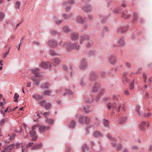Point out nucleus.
I'll return each mask as SVG.
<instances>
[{
	"instance_id": "f257e3e1",
	"label": "nucleus",
	"mask_w": 152,
	"mask_h": 152,
	"mask_svg": "<svg viewBox=\"0 0 152 152\" xmlns=\"http://www.w3.org/2000/svg\"><path fill=\"white\" fill-rule=\"evenodd\" d=\"M31 71L32 73L34 74V76L32 77L33 83L35 86H39L40 84L39 82L40 80L43 78L42 76L40 74L38 73L39 69L36 68L32 69Z\"/></svg>"
},
{
	"instance_id": "f03ea898",
	"label": "nucleus",
	"mask_w": 152,
	"mask_h": 152,
	"mask_svg": "<svg viewBox=\"0 0 152 152\" xmlns=\"http://www.w3.org/2000/svg\"><path fill=\"white\" fill-rule=\"evenodd\" d=\"M118 96L114 95L113 96V98L114 100H116V102H111L108 103L107 104V107L108 109H115L118 112L119 111L120 108L121 107L120 104L119 103L118 100Z\"/></svg>"
},
{
	"instance_id": "7ed1b4c3",
	"label": "nucleus",
	"mask_w": 152,
	"mask_h": 152,
	"mask_svg": "<svg viewBox=\"0 0 152 152\" xmlns=\"http://www.w3.org/2000/svg\"><path fill=\"white\" fill-rule=\"evenodd\" d=\"M62 41L60 42L59 44L60 45H62L63 47H65L67 51H69L70 50V49L67 48V47L68 46H70L71 48L73 49L76 50H78L80 48V46L79 45H77V44H75L74 45H70L66 43H64L62 44Z\"/></svg>"
},
{
	"instance_id": "20e7f679",
	"label": "nucleus",
	"mask_w": 152,
	"mask_h": 152,
	"mask_svg": "<svg viewBox=\"0 0 152 152\" xmlns=\"http://www.w3.org/2000/svg\"><path fill=\"white\" fill-rule=\"evenodd\" d=\"M6 104V102L5 101H4L3 102H0V107H1L0 110V113L1 114L3 115V116H4L6 113L9 109V106L7 108L5 109H4V106Z\"/></svg>"
},
{
	"instance_id": "39448f33",
	"label": "nucleus",
	"mask_w": 152,
	"mask_h": 152,
	"mask_svg": "<svg viewBox=\"0 0 152 152\" xmlns=\"http://www.w3.org/2000/svg\"><path fill=\"white\" fill-rule=\"evenodd\" d=\"M40 66L44 69H47L50 68L51 65L49 61H43L41 63Z\"/></svg>"
},
{
	"instance_id": "423d86ee",
	"label": "nucleus",
	"mask_w": 152,
	"mask_h": 152,
	"mask_svg": "<svg viewBox=\"0 0 152 152\" xmlns=\"http://www.w3.org/2000/svg\"><path fill=\"white\" fill-rule=\"evenodd\" d=\"M48 43L50 47L52 48L56 47L57 45V42L53 39L49 40Z\"/></svg>"
},
{
	"instance_id": "0eeeda50",
	"label": "nucleus",
	"mask_w": 152,
	"mask_h": 152,
	"mask_svg": "<svg viewBox=\"0 0 152 152\" xmlns=\"http://www.w3.org/2000/svg\"><path fill=\"white\" fill-rule=\"evenodd\" d=\"M50 128L49 126H46L44 125H41L39 126V129L41 133H42Z\"/></svg>"
},
{
	"instance_id": "6e6552de",
	"label": "nucleus",
	"mask_w": 152,
	"mask_h": 152,
	"mask_svg": "<svg viewBox=\"0 0 152 152\" xmlns=\"http://www.w3.org/2000/svg\"><path fill=\"white\" fill-rule=\"evenodd\" d=\"M86 119L88 120V117L84 115H81L80 117L79 121L81 124H82L84 122L86 123Z\"/></svg>"
},
{
	"instance_id": "1a4fd4ad",
	"label": "nucleus",
	"mask_w": 152,
	"mask_h": 152,
	"mask_svg": "<svg viewBox=\"0 0 152 152\" xmlns=\"http://www.w3.org/2000/svg\"><path fill=\"white\" fill-rule=\"evenodd\" d=\"M30 134L32 138L31 140L32 141H36L37 138V135H36V133L34 131L31 130L30 131Z\"/></svg>"
},
{
	"instance_id": "9d476101",
	"label": "nucleus",
	"mask_w": 152,
	"mask_h": 152,
	"mask_svg": "<svg viewBox=\"0 0 152 152\" xmlns=\"http://www.w3.org/2000/svg\"><path fill=\"white\" fill-rule=\"evenodd\" d=\"M87 66L86 61L85 59H83L81 61L80 66V68L81 69H84Z\"/></svg>"
},
{
	"instance_id": "9b49d317",
	"label": "nucleus",
	"mask_w": 152,
	"mask_h": 152,
	"mask_svg": "<svg viewBox=\"0 0 152 152\" xmlns=\"http://www.w3.org/2000/svg\"><path fill=\"white\" fill-rule=\"evenodd\" d=\"M85 18H82L80 15H79L76 17V20L78 23H83L85 21Z\"/></svg>"
},
{
	"instance_id": "f8f14e48",
	"label": "nucleus",
	"mask_w": 152,
	"mask_h": 152,
	"mask_svg": "<svg viewBox=\"0 0 152 152\" xmlns=\"http://www.w3.org/2000/svg\"><path fill=\"white\" fill-rule=\"evenodd\" d=\"M146 124L145 122H142L140 123L138 126L139 129L142 131H144L145 130V126Z\"/></svg>"
},
{
	"instance_id": "ddd939ff",
	"label": "nucleus",
	"mask_w": 152,
	"mask_h": 152,
	"mask_svg": "<svg viewBox=\"0 0 152 152\" xmlns=\"http://www.w3.org/2000/svg\"><path fill=\"white\" fill-rule=\"evenodd\" d=\"M15 145L16 146V148L17 149H19L21 147L22 150V152H24L25 148L22 143H16Z\"/></svg>"
},
{
	"instance_id": "4468645a",
	"label": "nucleus",
	"mask_w": 152,
	"mask_h": 152,
	"mask_svg": "<svg viewBox=\"0 0 152 152\" xmlns=\"http://www.w3.org/2000/svg\"><path fill=\"white\" fill-rule=\"evenodd\" d=\"M53 65L55 66H57L60 63V61L57 58H53L52 60Z\"/></svg>"
},
{
	"instance_id": "2eb2a0df",
	"label": "nucleus",
	"mask_w": 152,
	"mask_h": 152,
	"mask_svg": "<svg viewBox=\"0 0 152 152\" xmlns=\"http://www.w3.org/2000/svg\"><path fill=\"white\" fill-rule=\"evenodd\" d=\"M89 78L91 80H94L96 79V75L94 72L92 71L91 72L90 74Z\"/></svg>"
},
{
	"instance_id": "dca6fc26",
	"label": "nucleus",
	"mask_w": 152,
	"mask_h": 152,
	"mask_svg": "<svg viewBox=\"0 0 152 152\" xmlns=\"http://www.w3.org/2000/svg\"><path fill=\"white\" fill-rule=\"evenodd\" d=\"M83 9L85 12H88L91 11V6L90 5H87L84 7Z\"/></svg>"
},
{
	"instance_id": "f3484780",
	"label": "nucleus",
	"mask_w": 152,
	"mask_h": 152,
	"mask_svg": "<svg viewBox=\"0 0 152 152\" xmlns=\"http://www.w3.org/2000/svg\"><path fill=\"white\" fill-rule=\"evenodd\" d=\"M72 39L74 40H75L78 38V34L77 33H73L71 35Z\"/></svg>"
},
{
	"instance_id": "a211bd4d",
	"label": "nucleus",
	"mask_w": 152,
	"mask_h": 152,
	"mask_svg": "<svg viewBox=\"0 0 152 152\" xmlns=\"http://www.w3.org/2000/svg\"><path fill=\"white\" fill-rule=\"evenodd\" d=\"M109 61L110 63L114 64L116 62V58L115 56H111L109 57Z\"/></svg>"
},
{
	"instance_id": "6ab92c4d",
	"label": "nucleus",
	"mask_w": 152,
	"mask_h": 152,
	"mask_svg": "<svg viewBox=\"0 0 152 152\" xmlns=\"http://www.w3.org/2000/svg\"><path fill=\"white\" fill-rule=\"evenodd\" d=\"M32 97L36 100H40L43 98V97L42 96L37 94H35L33 95Z\"/></svg>"
},
{
	"instance_id": "aec40b11",
	"label": "nucleus",
	"mask_w": 152,
	"mask_h": 152,
	"mask_svg": "<svg viewBox=\"0 0 152 152\" xmlns=\"http://www.w3.org/2000/svg\"><path fill=\"white\" fill-rule=\"evenodd\" d=\"M42 144L41 143L37 144L35 145L33 147L31 148V150H35L40 148L42 146Z\"/></svg>"
},
{
	"instance_id": "412c9836",
	"label": "nucleus",
	"mask_w": 152,
	"mask_h": 152,
	"mask_svg": "<svg viewBox=\"0 0 152 152\" xmlns=\"http://www.w3.org/2000/svg\"><path fill=\"white\" fill-rule=\"evenodd\" d=\"M88 38L87 39H86L85 37H82L80 39V44L81 45L84 44L87 41H88Z\"/></svg>"
},
{
	"instance_id": "4be33fe9",
	"label": "nucleus",
	"mask_w": 152,
	"mask_h": 152,
	"mask_svg": "<svg viewBox=\"0 0 152 152\" xmlns=\"http://www.w3.org/2000/svg\"><path fill=\"white\" fill-rule=\"evenodd\" d=\"M102 135V133L99 131L95 132L93 134V135L95 137H101Z\"/></svg>"
},
{
	"instance_id": "5701e85b",
	"label": "nucleus",
	"mask_w": 152,
	"mask_h": 152,
	"mask_svg": "<svg viewBox=\"0 0 152 152\" xmlns=\"http://www.w3.org/2000/svg\"><path fill=\"white\" fill-rule=\"evenodd\" d=\"M63 18L65 20H68L71 18L72 16V15H66V14H63L61 15Z\"/></svg>"
},
{
	"instance_id": "b1692460",
	"label": "nucleus",
	"mask_w": 152,
	"mask_h": 152,
	"mask_svg": "<svg viewBox=\"0 0 152 152\" xmlns=\"http://www.w3.org/2000/svg\"><path fill=\"white\" fill-rule=\"evenodd\" d=\"M99 86V84L98 83H95L93 87L92 91L93 92L96 91Z\"/></svg>"
},
{
	"instance_id": "393cba45",
	"label": "nucleus",
	"mask_w": 152,
	"mask_h": 152,
	"mask_svg": "<svg viewBox=\"0 0 152 152\" xmlns=\"http://www.w3.org/2000/svg\"><path fill=\"white\" fill-rule=\"evenodd\" d=\"M49 84L48 83H45L42 84L41 85V87L42 88H46L48 89V86Z\"/></svg>"
},
{
	"instance_id": "a878e982",
	"label": "nucleus",
	"mask_w": 152,
	"mask_h": 152,
	"mask_svg": "<svg viewBox=\"0 0 152 152\" xmlns=\"http://www.w3.org/2000/svg\"><path fill=\"white\" fill-rule=\"evenodd\" d=\"M50 31L51 34L52 35H55L57 34L58 36H59L61 35L60 33L58 32H57V31L53 29H51L50 30Z\"/></svg>"
},
{
	"instance_id": "bb28decb",
	"label": "nucleus",
	"mask_w": 152,
	"mask_h": 152,
	"mask_svg": "<svg viewBox=\"0 0 152 152\" xmlns=\"http://www.w3.org/2000/svg\"><path fill=\"white\" fill-rule=\"evenodd\" d=\"M118 44L120 46H123L125 45V42L123 38L120 39L118 41Z\"/></svg>"
},
{
	"instance_id": "cd10ccee",
	"label": "nucleus",
	"mask_w": 152,
	"mask_h": 152,
	"mask_svg": "<svg viewBox=\"0 0 152 152\" xmlns=\"http://www.w3.org/2000/svg\"><path fill=\"white\" fill-rule=\"evenodd\" d=\"M75 126V123L74 120H72L70 122L69 126L70 128H73Z\"/></svg>"
},
{
	"instance_id": "c85d7f7f",
	"label": "nucleus",
	"mask_w": 152,
	"mask_h": 152,
	"mask_svg": "<svg viewBox=\"0 0 152 152\" xmlns=\"http://www.w3.org/2000/svg\"><path fill=\"white\" fill-rule=\"evenodd\" d=\"M126 117H122L120 119L119 123L121 124H123L126 122Z\"/></svg>"
},
{
	"instance_id": "c756f323",
	"label": "nucleus",
	"mask_w": 152,
	"mask_h": 152,
	"mask_svg": "<svg viewBox=\"0 0 152 152\" xmlns=\"http://www.w3.org/2000/svg\"><path fill=\"white\" fill-rule=\"evenodd\" d=\"M19 97V96L18 94L17 93H15L13 97V100L14 102H18V99Z\"/></svg>"
},
{
	"instance_id": "7c9ffc66",
	"label": "nucleus",
	"mask_w": 152,
	"mask_h": 152,
	"mask_svg": "<svg viewBox=\"0 0 152 152\" xmlns=\"http://www.w3.org/2000/svg\"><path fill=\"white\" fill-rule=\"evenodd\" d=\"M21 3L20 1H17L15 3V7L16 9L19 10L20 9V6L21 5Z\"/></svg>"
},
{
	"instance_id": "2f4dec72",
	"label": "nucleus",
	"mask_w": 152,
	"mask_h": 152,
	"mask_svg": "<svg viewBox=\"0 0 152 152\" xmlns=\"http://www.w3.org/2000/svg\"><path fill=\"white\" fill-rule=\"evenodd\" d=\"M126 73H124L123 74L122 78L123 79L124 83V84L125 83H127L128 82L129 80L126 77Z\"/></svg>"
},
{
	"instance_id": "473e14b6",
	"label": "nucleus",
	"mask_w": 152,
	"mask_h": 152,
	"mask_svg": "<svg viewBox=\"0 0 152 152\" xmlns=\"http://www.w3.org/2000/svg\"><path fill=\"white\" fill-rule=\"evenodd\" d=\"M113 146L114 147H116L118 150H120L121 148V145L119 144H116V143H113Z\"/></svg>"
},
{
	"instance_id": "72a5a7b5",
	"label": "nucleus",
	"mask_w": 152,
	"mask_h": 152,
	"mask_svg": "<svg viewBox=\"0 0 152 152\" xmlns=\"http://www.w3.org/2000/svg\"><path fill=\"white\" fill-rule=\"evenodd\" d=\"M82 151L83 152H86L88 150V148L86 144L84 145L82 147Z\"/></svg>"
},
{
	"instance_id": "f704fd0d",
	"label": "nucleus",
	"mask_w": 152,
	"mask_h": 152,
	"mask_svg": "<svg viewBox=\"0 0 152 152\" xmlns=\"http://www.w3.org/2000/svg\"><path fill=\"white\" fill-rule=\"evenodd\" d=\"M52 93V91H50L46 90L44 92L43 94L44 95L47 96H49L50 94Z\"/></svg>"
},
{
	"instance_id": "c9c22d12",
	"label": "nucleus",
	"mask_w": 152,
	"mask_h": 152,
	"mask_svg": "<svg viewBox=\"0 0 152 152\" xmlns=\"http://www.w3.org/2000/svg\"><path fill=\"white\" fill-rule=\"evenodd\" d=\"M46 122L51 124L53 123L54 120L52 118H47L46 120Z\"/></svg>"
},
{
	"instance_id": "e433bc0d",
	"label": "nucleus",
	"mask_w": 152,
	"mask_h": 152,
	"mask_svg": "<svg viewBox=\"0 0 152 152\" xmlns=\"http://www.w3.org/2000/svg\"><path fill=\"white\" fill-rule=\"evenodd\" d=\"M63 30L66 33L68 32L69 31V29L67 26H64L62 28Z\"/></svg>"
},
{
	"instance_id": "4c0bfd02",
	"label": "nucleus",
	"mask_w": 152,
	"mask_h": 152,
	"mask_svg": "<svg viewBox=\"0 0 152 152\" xmlns=\"http://www.w3.org/2000/svg\"><path fill=\"white\" fill-rule=\"evenodd\" d=\"M15 133H12L11 135H10L9 134L8 135V137L10 139V140L12 141L13 140L14 137H15Z\"/></svg>"
},
{
	"instance_id": "58836bf2",
	"label": "nucleus",
	"mask_w": 152,
	"mask_h": 152,
	"mask_svg": "<svg viewBox=\"0 0 152 152\" xmlns=\"http://www.w3.org/2000/svg\"><path fill=\"white\" fill-rule=\"evenodd\" d=\"M10 48H9L8 50L7 51L5 52L4 53H2V57L3 58H5L6 57L7 55L9 54V51H10Z\"/></svg>"
},
{
	"instance_id": "ea45409f",
	"label": "nucleus",
	"mask_w": 152,
	"mask_h": 152,
	"mask_svg": "<svg viewBox=\"0 0 152 152\" xmlns=\"http://www.w3.org/2000/svg\"><path fill=\"white\" fill-rule=\"evenodd\" d=\"M103 123L104 126L108 128L109 127V122L108 121L104 119L103 120Z\"/></svg>"
},
{
	"instance_id": "a19ab883",
	"label": "nucleus",
	"mask_w": 152,
	"mask_h": 152,
	"mask_svg": "<svg viewBox=\"0 0 152 152\" xmlns=\"http://www.w3.org/2000/svg\"><path fill=\"white\" fill-rule=\"evenodd\" d=\"M89 107L88 105L84 106L83 107V109L85 112L88 113L90 112V111L88 110Z\"/></svg>"
},
{
	"instance_id": "79ce46f5",
	"label": "nucleus",
	"mask_w": 152,
	"mask_h": 152,
	"mask_svg": "<svg viewBox=\"0 0 152 152\" xmlns=\"http://www.w3.org/2000/svg\"><path fill=\"white\" fill-rule=\"evenodd\" d=\"M6 147L11 151L15 148L14 144H11L10 145L6 146Z\"/></svg>"
},
{
	"instance_id": "37998d69",
	"label": "nucleus",
	"mask_w": 152,
	"mask_h": 152,
	"mask_svg": "<svg viewBox=\"0 0 152 152\" xmlns=\"http://www.w3.org/2000/svg\"><path fill=\"white\" fill-rule=\"evenodd\" d=\"M45 109L47 110H49L51 107V105L50 103H48L45 106Z\"/></svg>"
},
{
	"instance_id": "c03bdc74",
	"label": "nucleus",
	"mask_w": 152,
	"mask_h": 152,
	"mask_svg": "<svg viewBox=\"0 0 152 152\" xmlns=\"http://www.w3.org/2000/svg\"><path fill=\"white\" fill-rule=\"evenodd\" d=\"M67 94H72L73 93L71 91L69 90H66L65 91V92L63 94V96H65Z\"/></svg>"
},
{
	"instance_id": "a18cd8bd",
	"label": "nucleus",
	"mask_w": 152,
	"mask_h": 152,
	"mask_svg": "<svg viewBox=\"0 0 152 152\" xmlns=\"http://www.w3.org/2000/svg\"><path fill=\"white\" fill-rule=\"evenodd\" d=\"M55 22L58 25H59L60 23L62 22V20L61 19H56L55 20Z\"/></svg>"
},
{
	"instance_id": "49530a36",
	"label": "nucleus",
	"mask_w": 152,
	"mask_h": 152,
	"mask_svg": "<svg viewBox=\"0 0 152 152\" xmlns=\"http://www.w3.org/2000/svg\"><path fill=\"white\" fill-rule=\"evenodd\" d=\"M140 107L139 105H137L136 107V110L137 112L138 113V114L139 115H140L141 114V113L139 111Z\"/></svg>"
},
{
	"instance_id": "de8ad7c7",
	"label": "nucleus",
	"mask_w": 152,
	"mask_h": 152,
	"mask_svg": "<svg viewBox=\"0 0 152 152\" xmlns=\"http://www.w3.org/2000/svg\"><path fill=\"white\" fill-rule=\"evenodd\" d=\"M4 16V14L3 13L0 12V21L2 20Z\"/></svg>"
},
{
	"instance_id": "09e8293b",
	"label": "nucleus",
	"mask_w": 152,
	"mask_h": 152,
	"mask_svg": "<svg viewBox=\"0 0 152 152\" xmlns=\"http://www.w3.org/2000/svg\"><path fill=\"white\" fill-rule=\"evenodd\" d=\"M74 1L73 0H70L69 2H64L63 3V5H64L67 4L68 3H70V4H73L74 3Z\"/></svg>"
},
{
	"instance_id": "8fccbe9b",
	"label": "nucleus",
	"mask_w": 152,
	"mask_h": 152,
	"mask_svg": "<svg viewBox=\"0 0 152 152\" xmlns=\"http://www.w3.org/2000/svg\"><path fill=\"white\" fill-rule=\"evenodd\" d=\"M96 52L94 50H90L89 52V54L90 55H94L95 54Z\"/></svg>"
},
{
	"instance_id": "3c124183",
	"label": "nucleus",
	"mask_w": 152,
	"mask_h": 152,
	"mask_svg": "<svg viewBox=\"0 0 152 152\" xmlns=\"http://www.w3.org/2000/svg\"><path fill=\"white\" fill-rule=\"evenodd\" d=\"M46 101V100H43L40 102V105L42 106H44L45 105Z\"/></svg>"
},
{
	"instance_id": "603ef678",
	"label": "nucleus",
	"mask_w": 152,
	"mask_h": 152,
	"mask_svg": "<svg viewBox=\"0 0 152 152\" xmlns=\"http://www.w3.org/2000/svg\"><path fill=\"white\" fill-rule=\"evenodd\" d=\"M34 144L33 142H30L28 143L26 145L27 148H29L32 146Z\"/></svg>"
},
{
	"instance_id": "864d4df0",
	"label": "nucleus",
	"mask_w": 152,
	"mask_h": 152,
	"mask_svg": "<svg viewBox=\"0 0 152 152\" xmlns=\"http://www.w3.org/2000/svg\"><path fill=\"white\" fill-rule=\"evenodd\" d=\"M14 131L17 133H21V130L20 128H17V129H15L14 130Z\"/></svg>"
},
{
	"instance_id": "5fc2aeb1",
	"label": "nucleus",
	"mask_w": 152,
	"mask_h": 152,
	"mask_svg": "<svg viewBox=\"0 0 152 152\" xmlns=\"http://www.w3.org/2000/svg\"><path fill=\"white\" fill-rule=\"evenodd\" d=\"M1 152H11V151L9 149H8V148L6 147L3 151H2Z\"/></svg>"
},
{
	"instance_id": "6e6d98bb",
	"label": "nucleus",
	"mask_w": 152,
	"mask_h": 152,
	"mask_svg": "<svg viewBox=\"0 0 152 152\" xmlns=\"http://www.w3.org/2000/svg\"><path fill=\"white\" fill-rule=\"evenodd\" d=\"M50 54L52 56L56 55V53L54 50H51L50 51Z\"/></svg>"
},
{
	"instance_id": "4d7b16f0",
	"label": "nucleus",
	"mask_w": 152,
	"mask_h": 152,
	"mask_svg": "<svg viewBox=\"0 0 152 152\" xmlns=\"http://www.w3.org/2000/svg\"><path fill=\"white\" fill-rule=\"evenodd\" d=\"M39 126V125L38 124L34 125L32 127V130L34 131V130L36 129V127H38Z\"/></svg>"
},
{
	"instance_id": "13d9d810",
	"label": "nucleus",
	"mask_w": 152,
	"mask_h": 152,
	"mask_svg": "<svg viewBox=\"0 0 152 152\" xmlns=\"http://www.w3.org/2000/svg\"><path fill=\"white\" fill-rule=\"evenodd\" d=\"M130 90H132L134 88V84L133 83H131L130 86Z\"/></svg>"
},
{
	"instance_id": "bf43d9fd",
	"label": "nucleus",
	"mask_w": 152,
	"mask_h": 152,
	"mask_svg": "<svg viewBox=\"0 0 152 152\" xmlns=\"http://www.w3.org/2000/svg\"><path fill=\"white\" fill-rule=\"evenodd\" d=\"M42 114L44 115L45 116H46L48 115H49L50 114V113L49 112H44V113H42Z\"/></svg>"
},
{
	"instance_id": "052dcab7",
	"label": "nucleus",
	"mask_w": 152,
	"mask_h": 152,
	"mask_svg": "<svg viewBox=\"0 0 152 152\" xmlns=\"http://www.w3.org/2000/svg\"><path fill=\"white\" fill-rule=\"evenodd\" d=\"M92 44V43H90V42H88V43L86 45V47L87 48H89L91 47Z\"/></svg>"
},
{
	"instance_id": "680f3d73",
	"label": "nucleus",
	"mask_w": 152,
	"mask_h": 152,
	"mask_svg": "<svg viewBox=\"0 0 152 152\" xmlns=\"http://www.w3.org/2000/svg\"><path fill=\"white\" fill-rule=\"evenodd\" d=\"M61 88H59L56 91V94H59L60 93V92L61 91Z\"/></svg>"
},
{
	"instance_id": "e2e57ef3",
	"label": "nucleus",
	"mask_w": 152,
	"mask_h": 152,
	"mask_svg": "<svg viewBox=\"0 0 152 152\" xmlns=\"http://www.w3.org/2000/svg\"><path fill=\"white\" fill-rule=\"evenodd\" d=\"M132 148L133 149L135 150H137L138 149V147L137 145L133 146Z\"/></svg>"
},
{
	"instance_id": "0e129e2a",
	"label": "nucleus",
	"mask_w": 152,
	"mask_h": 152,
	"mask_svg": "<svg viewBox=\"0 0 152 152\" xmlns=\"http://www.w3.org/2000/svg\"><path fill=\"white\" fill-rule=\"evenodd\" d=\"M4 122H5L4 119H3L0 122V124L1 125H2V124H3L4 123Z\"/></svg>"
},
{
	"instance_id": "69168bd1",
	"label": "nucleus",
	"mask_w": 152,
	"mask_h": 152,
	"mask_svg": "<svg viewBox=\"0 0 152 152\" xmlns=\"http://www.w3.org/2000/svg\"><path fill=\"white\" fill-rule=\"evenodd\" d=\"M127 13V11H125L123 12V14L122 15V16L123 17H125V16L126 15V13Z\"/></svg>"
},
{
	"instance_id": "338daca9",
	"label": "nucleus",
	"mask_w": 152,
	"mask_h": 152,
	"mask_svg": "<svg viewBox=\"0 0 152 152\" xmlns=\"http://www.w3.org/2000/svg\"><path fill=\"white\" fill-rule=\"evenodd\" d=\"M63 69L65 70H67L68 67L65 65H64L63 66Z\"/></svg>"
},
{
	"instance_id": "774afa93",
	"label": "nucleus",
	"mask_w": 152,
	"mask_h": 152,
	"mask_svg": "<svg viewBox=\"0 0 152 152\" xmlns=\"http://www.w3.org/2000/svg\"><path fill=\"white\" fill-rule=\"evenodd\" d=\"M143 77L144 79V82H145L146 81V76L145 74H143Z\"/></svg>"
}]
</instances>
